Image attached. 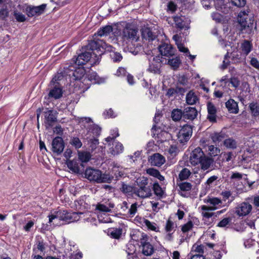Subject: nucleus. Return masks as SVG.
I'll return each mask as SVG.
<instances>
[{
    "mask_svg": "<svg viewBox=\"0 0 259 259\" xmlns=\"http://www.w3.org/2000/svg\"><path fill=\"white\" fill-rule=\"evenodd\" d=\"M180 190V194L183 197H187L188 193L190 192L192 188L191 183L187 182H181L178 184Z\"/></svg>",
    "mask_w": 259,
    "mask_h": 259,
    "instance_id": "obj_23",
    "label": "nucleus"
},
{
    "mask_svg": "<svg viewBox=\"0 0 259 259\" xmlns=\"http://www.w3.org/2000/svg\"><path fill=\"white\" fill-rule=\"evenodd\" d=\"M136 188L132 185L122 182L120 187V191L127 196H132L135 194Z\"/></svg>",
    "mask_w": 259,
    "mask_h": 259,
    "instance_id": "obj_26",
    "label": "nucleus"
},
{
    "mask_svg": "<svg viewBox=\"0 0 259 259\" xmlns=\"http://www.w3.org/2000/svg\"><path fill=\"white\" fill-rule=\"evenodd\" d=\"M232 221V218L230 217L225 218L222 220L218 224L220 227H225L230 225Z\"/></svg>",
    "mask_w": 259,
    "mask_h": 259,
    "instance_id": "obj_52",
    "label": "nucleus"
},
{
    "mask_svg": "<svg viewBox=\"0 0 259 259\" xmlns=\"http://www.w3.org/2000/svg\"><path fill=\"white\" fill-rule=\"evenodd\" d=\"M177 228V225L176 223L174 222L170 219L167 220L164 227L165 231L167 233V234L165 236V240L169 241L172 240V234L176 230Z\"/></svg>",
    "mask_w": 259,
    "mask_h": 259,
    "instance_id": "obj_12",
    "label": "nucleus"
},
{
    "mask_svg": "<svg viewBox=\"0 0 259 259\" xmlns=\"http://www.w3.org/2000/svg\"><path fill=\"white\" fill-rule=\"evenodd\" d=\"M137 203L132 204L128 209L127 214L131 217H133L137 211Z\"/></svg>",
    "mask_w": 259,
    "mask_h": 259,
    "instance_id": "obj_51",
    "label": "nucleus"
},
{
    "mask_svg": "<svg viewBox=\"0 0 259 259\" xmlns=\"http://www.w3.org/2000/svg\"><path fill=\"white\" fill-rule=\"evenodd\" d=\"M79 159L83 162L89 161L91 158V155L89 152H78Z\"/></svg>",
    "mask_w": 259,
    "mask_h": 259,
    "instance_id": "obj_47",
    "label": "nucleus"
},
{
    "mask_svg": "<svg viewBox=\"0 0 259 259\" xmlns=\"http://www.w3.org/2000/svg\"><path fill=\"white\" fill-rule=\"evenodd\" d=\"M224 146L228 149H235L237 148L236 141L232 138L225 139L224 141Z\"/></svg>",
    "mask_w": 259,
    "mask_h": 259,
    "instance_id": "obj_41",
    "label": "nucleus"
},
{
    "mask_svg": "<svg viewBox=\"0 0 259 259\" xmlns=\"http://www.w3.org/2000/svg\"><path fill=\"white\" fill-rule=\"evenodd\" d=\"M190 161L193 165L200 164L201 169L205 170L210 167L213 160L206 156L200 148L197 147L191 153Z\"/></svg>",
    "mask_w": 259,
    "mask_h": 259,
    "instance_id": "obj_1",
    "label": "nucleus"
},
{
    "mask_svg": "<svg viewBox=\"0 0 259 259\" xmlns=\"http://www.w3.org/2000/svg\"><path fill=\"white\" fill-rule=\"evenodd\" d=\"M90 81L92 83H100L102 82V79L99 77L96 72H93L88 75V76L84 79L83 81L85 79Z\"/></svg>",
    "mask_w": 259,
    "mask_h": 259,
    "instance_id": "obj_31",
    "label": "nucleus"
},
{
    "mask_svg": "<svg viewBox=\"0 0 259 259\" xmlns=\"http://www.w3.org/2000/svg\"><path fill=\"white\" fill-rule=\"evenodd\" d=\"M65 147V143L61 137H57L53 139L52 142V151L57 155L62 153Z\"/></svg>",
    "mask_w": 259,
    "mask_h": 259,
    "instance_id": "obj_10",
    "label": "nucleus"
},
{
    "mask_svg": "<svg viewBox=\"0 0 259 259\" xmlns=\"http://www.w3.org/2000/svg\"><path fill=\"white\" fill-rule=\"evenodd\" d=\"M149 161L152 165L160 166L164 163L165 160L164 156L159 153H155L150 156Z\"/></svg>",
    "mask_w": 259,
    "mask_h": 259,
    "instance_id": "obj_20",
    "label": "nucleus"
},
{
    "mask_svg": "<svg viewBox=\"0 0 259 259\" xmlns=\"http://www.w3.org/2000/svg\"><path fill=\"white\" fill-rule=\"evenodd\" d=\"M207 109L208 112L207 118L210 122H215L217 121V108L211 102H208Z\"/></svg>",
    "mask_w": 259,
    "mask_h": 259,
    "instance_id": "obj_21",
    "label": "nucleus"
},
{
    "mask_svg": "<svg viewBox=\"0 0 259 259\" xmlns=\"http://www.w3.org/2000/svg\"><path fill=\"white\" fill-rule=\"evenodd\" d=\"M70 144L75 149H79L81 147L82 144L78 137H72L70 139Z\"/></svg>",
    "mask_w": 259,
    "mask_h": 259,
    "instance_id": "obj_46",
    "label": "nucleus"
},
{
    "mask_svg": "<svg viewBox=\"0 0 259 259\" xmlns=\"http://www.w3.org/2000/svg\"><path fill=\"white\" fill-rule=\"evenodd\" d=\"M204 246L203 245L194 244L192 248L191 253L197 255H203Z\"/></svg>",
    "mask_w": 259,
    "mask_h": 259,
    "instance_id": "obj_37",
    "label": "nucleus"
},
{
    "mask_svg": "<svg viewBox=\"0 0 259 259\" xmlns=\"http://www.w3.org/2000/svg\"><path fill=\"white\" fill-rule=\"evenodd\" d=\"M160 65L151 63L149 65L148 70L150 72H152V73H153L155 74H159L160 73Z\"/></svg>",
    "mask_w": 259,
    "mask_h": 259,
    "instance_id": "obj_45",
    "label": "nucleus"
},
{
    "mask_svg": "<svg viewBox=\"0 0 259 259\" xmlns=\"http://www.w3.org/2000/svg\"><path fill=\"white\" fill-rule=\"evenodd\" d=\"M253 17V13L249 9L240 12L238 15V21L243 32L250 34L252 32L254 26Z\"/></svg>",
    "mask_w": 259,
    "mask_h": 259,
    "instance_id": "obj_2",
    "label": "nucleus"
},
{
    "mask_svg": "<svg viewBox=\"0 0 259 259\" xmlns=\"http://www.w3.org/2000/svg\"><path fill=\"white\" fill-rule=\"evenodd\" d=\"M147 174L154 178L158 179L160 181H163L165 180L164 177L160 174L159 171L153 168H149L146 170Z\"/></svg>",
    "mask_w": 259,
    "mask_h": 259,
    "instance_id": "obj_33",
    "label": "nucleus"
},
{
    "mask_svg": "<svg viewBox=\"0 0 259 259\" xmlns=\"http://www.w3.org/2000/svg\"><path fill=\"white\" fill-rule=\"evenodd\" d=\"M114 145V147L111 151L112 154L114 155H117L118 154L122 153L123 151L124 147L121 143L115 141Z\"/></svg>",
    "mask_w": 259,
    "mask_h": 259,
    "instance_id": "obj_40",
    "label": "nucleus"
},
{
    "mask_svg": "<svg viewBox=\"0 0 259 259\" xmlns=\"http://www.w3.org/2000/svg\"><path fill=\"white\" fill-rule=\"evenodd\" d=\"M14 15L18 22H24L26 20L25 15L20 12L15 11L14 13Z\"/></svg>",
    "mask_w": 259,
    "mask_h": 259,
    "instance_id": "obj_57",
    "label": "nucleus"
},
{
    "mask_svg": "<svg viewBox=\"0 0 259 259\" xmlns=\"http://www.w3.org/2000/svg\"><path fill=\"white\" fill-rule=\"evenodd\" d=\"M177 9V5L173 2H169L167 4V10L170 11L171 13L175 12Z\"/></svg>",
    "mask_w": 259,
    "mask_h": 259,
    "instance_id": "obj_64",
    "label": "nucleus"
},
{
    "mask_svg": "<svg viewBox=\"0 0 259 259\" xmlns=\"http://www.w3.org/2000/svg\"><path fill=\"white\" fill-rule=\"evenodd\" d=\"M122 233V229L120 228H112L108 230V233L110 236L114 239H118L120 237Z\"/></svg>",
    "mask_w": 259,
    "mask_h": 259,
    "instance_id": "obj_36",
    "label": "nucleus"
},
{
    "mask_svg": "<svg viewBox=\"0 0 259 259\" xmlns=\"http://www.w3.org/2000/svg\"><path fill=\"white\" fill-rule=\"evenodd\" d=\"M45 123L47 128L51 127L57 121V113L52 110L45 112Z\"/></svg>",
    "mask_w": 259,
    "mask_h": 259,
    "instance_id": "obj_19",
    "label": "nucleus"
},
{
    "mask_svg": "<svg viewBox=\"0 0 259 259\" xmlns=\"http://www.w3.org/2000/svg\"><path fill=\"white\" fill-rule=\"evenodd\" d=\"M90 131H91L96 136H98L100 134L101 128L98 125L93 124L90 128Z\"/></svg>",
    "mask_w": 259,
    "mask_h": 259,
    "instance_id": "obj_60",
    "label": "nucleus"
},
{
    "mask_svg": "<svg viewBox=\"0 0 259 259\" xmlns=\"http://www.w3.org/2000/svg\"><path fill=\"white\" fill-rule=\"evenodd\" d=\"M148 236L146 235H143L140 240V243L142 247V253L147 256L151 255L154 252L153 246L148 242Z\"/></svg>",
    "mask_w": 259,
    "mask_h": 259,
    "instance_id": "obj_13",
    "label": "nucleus"
},
{
    "mask_svg": "<svg viewBox=\"0 0 259 259\" xmlns=\"http://www.w3.org/2000/svg\"><path fill=\"white\" fill-rule=\"evenodd\" d=\"M226 107L230 113L237 114L239 112L238 102L233 99H230L225 103Z\"/></svg>",
    "mask_w": 259,
    "mask_h": 259,
    "instance_id": "obj_24",
    "label": "nucleus"
},
{
    "mask_svg": "<svg viewBox=\"0 0 259 259\" xmlns=\"http://www.w3.org/2000/svg\"><path fill=\"white\" fill-rule=\"evenodd\" d=\"M112 31L113 28L111 26L106 25L99 29L97 33L100 36H107Z\"/></svg>",
    "mask_w": 259,
    "mask_h": 259,
    "instance_id": "obj_35",
    "label": "nucleus"
},
{
    "mask_svg": "<svg viewBox=\"0 0 259 259\" xmlns=\"http://www.w3.org/2000/svg\"><path fill=\"white\" fill-rule=\"evenodd\" d=\"M94 59V55L92 53L85 52L78 55L75 63L78 66H82L88 62L90 61L92 66L96 64H94V62L95 61Z\"/></svg>",
    "mask_w": 259,
    "mask_h": 259,
    "instance_id": "obj_8",
    "label": "nucleus"
},
{
    "mask_svg": "<svg viewBox=\"0 0 259 259\" xmlns=\"http://www.w3.org/2000/svg\"><path fill=\"white\" fill-rule=\"evenodd\" d=\"M63 77V76L62 74L57 73L52 78V80L51 81V82L50 83L49 86L52 87L53 85V84L59 83V82L58 81L59 80H61L62 79Z\"/></svg>",
    "mask_w": 259,
    "mask_h": 259,
    "instance_id": "obj_53",
    "label": "nucleus"
},
{
    "mask_svg": "<svg viewBox=\"0 0 259 259\" xmlns=\"http://www.w3.org/2000/svg\"><path fill=\"white\" fill-rule=\"evenodd\" d=\"M143 224L146 226L148 230L153 231L155 232H159V227L157 224L154 222H151L147 219H144L143 222Z\"/></svg>",
    "mask_w": 259,
    "mask_h": 259,
    "instance_id": "obj_38",
    "label": "nucleus"
},
{
    "mask_svg": "<svg viewBox=\"0 0 259 259\" xmlns=\"http://www.w3.org/2000/svg\"><path fill=\"white\" fill-rule=\"evenodd\" d=\"M211 139L215 144H218L225 138V134L223 133H215L210 136Z\"/></svg>",
    "mask_w": 259,
    "mask_h": 259,
    "instance_id": "obj_39",
    "label": "nucleus"
},
{
    "mask_svg": "<svg viewBox=\"0 0 259 259\" xmlns=\"http://www.w3.org/2000/svg\"><path fill=\"white\" fill-rule=\"evenodd\" d=\"M138 29L131 24H126L119 35L122 45L125 46L130 40H137Z\"/></svg>",
    "mask_w": 259,
    "mask_h": 259,
    "instance_id": "obj_5",
    "label": "nucleus"
},
{
    "mask_svg": "<svg viewBox=\"0 0 259 259\" xmlns=\"http://www.w3.org/2000/svg\"><path fill=\"white\" fill-rule=\"evenodd\" d=\"M126 70L125 68L119 67L117 70L115 75L119 77L124 76L126 74Z\"/></svg>",
    "mask_w": 259,
    "mask_h": 259,
    "instance_id": "obj_63",
    "label": "nucleus"
},
{
    "mask_svg": "<svg viewBox=\"0 0 259 259\" xmlns=\"http://www.w3.org/2000/svg\"><path fill=\"white\" fill-rule=\"evenodd\" d=\"M141 35L143 39L149 41H152L156 37V35L152 31L151 29L147 27H144L142 28Z\"/></svg>",
    "mask_w": 259,
    "mask_h": 259,
    "instance_id": "obj_27",
    "label": "nucleus"
},
{
    "mask_svg": "<svg viewBox=\"0 0 259 259\" xmlns=\"http://www.w3.org/2000/svg\"><path fill=\"white\" fill-rule=\"evenodd\" d=\"M203 201L209 205H202L201 206V210H215L222 207L224 205L222 200L217 197L208 196L203 200Z\"/></svg>",
    "mask_w": 259,
    "mask_h": 259,
    "instance_id": "obj_7",
    "label": "nucleus"
},
{
    "mask_svg": "<svg viewBox=\"0 0 259 259\" xmlns=\"http://www.w3.org/2000/svg\"><path fill=\"white\" fill-rule=\"evenodd\" d=\"M233 5L237 7H243L246 4V0H230Z\"/></svg>",
    "mask_w": 259,
    "mask_h": 259,
    "instance_id": "obj_59",
    "label": "nucleus"
},
{
    "mask_svg": "<svg viewBox=\"0 0 259 259\" xmlns=\"http://www.w3.org/2000/svg\"><path fill=\"white\" fill-rule=\"evenodd\" d=\"M191 174L190 170L187 168H183L179 174V179L181 181L187 180Z\"/></svg>",
    "mask_w": 259,
    "mask_h": 259,
    "instance_id": "obj_42",
    "label": "nucleus"
},
{
    "mask_svg": "<svg viewBox=\"0 0 259 259\" xmlns=\"http://www.w3.org/2000/svg\"><path fill=\"white\" fill-rule=\"evenodd\" d=\"M242 56H243L242 53L238 51H233L231 53L232 60L234 62H239L241 59Z\"/></svg>",
    "mask_w": 259,
    "mask_h": 259,
    "instance_id": "obj_48",
    "label": "nucleus"
},
{
    "mask_svg": "<svg viewBox=\"0 0 259 259\" xmlns=\"http://www.w3.org/2000/svg\"><path fill=\"white\" fill-rule=\"evenodd\" d=\"M193 227V224L192 221H189L186 224H184L182 227V231L184 233H186L190 231L192 229Z\"/></svg>",
    "mask_w": 259,
    "mask_h": 259,
    "instance_id": "obj_58",
    "label": "nucleus"
},
{
    "mask_svg": "<svg viewBox=\"0 0 259 259\" xmlns=\"http://www.w3.org/2000/svg\"><path fill=\"white\" fill-rule=\"evenodd\" d=\"M249 108L252 114L254 116L259 115V105L252 103L249 104Z\"/></svg>",
    "mask_w": 259,
    "mask_h": 259,
    "instance_id": "obj_49",
    "label": "nucleus"
},
{
    "mask_svg": "<svg viewBox=\"0 0 259 259\" xmlns=\"http://www.w3.org/2000/svg\"><path fill=\"white\" fill-rule=\"evenodd\" d=\"M172 19L174 23L172 22L171 20H170V18H167L166 21L168 23L171 25H173L174 24L175 25V27L182 30L186 27V23L185 21V18L182 16H174L172 17Z\"/></svg>",
    "mask_w": 259,
    "mask_h": 259,
    "instance_id": "obj_18",
    "label": "nucleus"
},
{
    "mask_svg": "<svg viewBox=\"0 0 259 259\" xmlns=\"http://www.w3.org/2000/svg\"><path fill=\"white\" fill-rule=\"evenodd\" d=\"M181 64V60L179 56L170 58H168L167 64L169 65L173 69H177L180 64Z\"/></svg>",
    "mask_w": 259,
    "mask_h": 259,
    "instance_id": "obj_30",
    "label": "nucleus"
},
{
    "mask_svg": "<svg viewBox=\"0 0 259 259\" xmlns=\"http://www.w3.org/2000/svg\"><path fill=\"white\" fill-rule=\"evenodd\" d=\"M198 114L197 110L194 107H187L185 108L183 112V116L185 119L191 120L195 119Z\"/></svg>",
    "mask_w": 259,
    "mask_h": 259,
    "instance_id": "obj_22",
    "label": "nucleus"
},
{
    "mask_svg": "<svg viewBox=\"0 0 259 259\" xmlns=\"http://www.w3.org/2000/svg\"><path fill=\"white\" fill-rule=\"evenodd\" d=\"M105 118H114L116 116L113 110L110 108L103 113Z\"/></svg>",
    "mask_w": 259,
    "mask_h": 259,
    "instance_id": "obj_62",
    "label": "nucleus"
},
{
    "mask_svg": "<svg viewBox=\"0 0 259 259\" xmlns=\"http://www.w3.org/2000/svg\"><path fill=\"white\" fill-rule=\"evenodd\" d=\"M49 223L50 224L56 219L69 223L78 220V213L76 212H68L66 210H59L56 211L55 214L49 215Z\"/></svg>",
    "mask_w": 259,
    "mask_h": 259,
    "instance_id": "obj_6",
    "label": "nucleus"
},
{
    "mask_svg": "<svg viewBox=\"0 0 259 259\" xmlns=\"http://www.w3.org/2000/svg\"><path fill=\"white\" fill-rule=\"evenodd\" d=\"M110 56L114 62H120L122 59L121 55L117 52L112 53L110 54Z\"/></svg>",
    "mask_w": 259,
    "mask_h": 259,
    "instance_id": "obj_55",
    "label": "nucleus"
},
{
    "mask_svg": "<svg viewBox=\"0 0 259 259\" xmlns=\"http://www.w3.org/2000/svg\"><path fill=\"white\" fill-rule=\"evenodd\" d=\"M114 206V203L108 201L105 202V203H98L96 205V209L101 212H108L111 211V209Z\"/></svg>",
    "mask_w": 259,
    "mask_h": 259,
    "instance_id": "obj_25",
    "label": "nucleus"
},
{
    "mask_svg": "<svg viewBox=\"0 0 259 259\" xmlns=\"http://www.w3.org/2000/svg\"><path fill=\"white\" fill-rule=\"evenodd\" d=\"M183 116V112L181 110L174 109L171 113V118L175 121L179 120Z\"/></svg>",
    "mask_w": 259,
    "mask_h": 259,
    "instance_id": "obj_50",
    "label": "nucleus"
},
{
    "mask_svg": "<svg viewBox=\"0 0 259 259\" xmlns=\"http://www.w3.org/2000/svg\"><path fill=\"white\" fill-rule=\"evenodd\" d=\"M240 49L243 56L245 57L252 51V44L249 40H244L241 44Z\"/></svg>",
    "mask_w": 259,
    "mask_h": 259,
    "instance_id": "obj_28",
    "label": "nucleus"
},
{
    "mask_svg": "<svg viewBox=\"0 0 259 259\" xmlns=\"http://www.w3.org/2000/svg\"><path fill=\"white\" fill-rule=\"evenodd\" d=\"M67 166L72 172L75 173L79 172V167L76 161L73 160L68 161Z\"/></svg>",
    "mask_w": 259,
    "mask_h": 259,
    "instance_id": "obj_43",
    "label": "nucleus"
},
{
    "mask_svg": "<svg viewBox=\"0 0 259 259\" xmlns=\"http://www.w3.org/2000/svg\"><path fill=\"white\" fill-rule=\"evenodd\" d=\"M153 190L154 194L159 197H162L163 194V191L157 182H155L153 185Z\"/></svg>",
    "mask_w": 259,
    "mask_h": 259,
    "instance_id": "obj_44",
    "label": "nucleus"
},
{
    "mask_svg": "<svg viewBox=\"0 0 259 259\" xmlns=\"http://www.w3.org/2000/svg\"><path fill=\"white\" fill-rule=\"evenodd\" d=\"M85 74V70L82 66L76 68L73 72L75 80H80Z\"/></svg>",
    "mask_w": 259,
    "mask_h": 259,
    "instance_id": "obj_34",
    "label": "nucleus"
},
{
    "mask_svg": "<svg viewBox=\"0 0 259 259\" xmlns=\"http://www.w3.org/2000/svg\"><path fill=\"white\" fill-rule=\"evenodd\" d=\"M112 132H115V135H114L113 134H111V136H109L107 138L105 139V141L107 142H112L113 141H114L115 139L119 136V133L118 130L117 128L113 129L112 130Z\"/></svg>",
    "mask_w": 259,
    "mask_h": 259,
    "instance_id": "obj_54",
    "label": "nucleus"
},
{
    "mask_svg": "<svg viewBox=\"0 0 259 259\" xmlns=\"http://www.w3.org/2000/svg\"><path fill=\"white\" fill-rule=\"evenodd\" d=\"M160 54L167 58L172 57L175 54V49L170 44L163 43L158 47Z\"/></svg>",
    "mask_w": 259,
    "mask_h": 259,
    "instance_id": "obj_14",
    "label": "nucleus"
},
{
    "mask_svg": "<svg viewBox=\"0 0 259 259\" xmlns=\"http://www.w3.org/2000/svg\"><path fill=\"white\" fill-rule=\"evenodd\" d=\"M186 100L188 104L194 105L198 102L199 98L193 91H190L186 95Z\"/></svg>",
    "mask_w": 259,
    "mask_h": 259,
    "instance_id": "obj_29",
    "label": "nucleus"
},
{
    "mask_svg": "<svg viewBox=\"0 0 259 259\" xmlns=\"http://www.w3.org/2000/svg\"><path fill=\"white\" fill-rule=\"evenodd\" d=\"M50 87V91L48 94L49 98H52L55 100L59 99L62 97L63 90L59 83L53 84Z\"/></svg>",
    "mask_w": 259,
    "mask_h": 259,
    "instance_id": "obj_15",
    "label": "nucleus"
},
{
    "mask_svg": "<svg viewBox=\"0 0 259 259\" xmlns=\"http://www.w3.org/2000/svg\"><path fill=\"white\" fill-rule=\"evenodd\" d=\"M202 210V215L203 217V221H204V223L205 224L209 225L212 221V217L214 214V213L210 212V211H212L211 210Z\"/></svg>",
    "mask_w": 259,
    "mask_h": 259,
    "instance_id": "obj_32",
    "label": "nucleus"
},
{
    "mask_svg": "<svg viewBox=\"0 0 259 259\" xmlns=\"http://www.w3.org/2000/svg\"><path fill=\"white\" fill-rule=\"evenodd\" d=\"M84 175L90 181L98 183H110L112 180L109 175L102 174L101 170L92 168H87L85 170Z\"/></svg>",
    "mask_w": 259,
    "mask_h": 259,
    "instance_id": "obj_3",
    "label": "nucleus"
},
{
    "mask_svg": "<svg viewBox=\"0 0 259 259\" xmlns=\"http://www.w3.org/2000/svg\"><path fill=\"white\" fill-rule=\"evenodd\" d=\"M46 7L45 4L38 6H28L26 9V14L29 17L40 15L44 12Z\"/></svg>",
    "mask_w": 259,
    "mask_h": 259,
    "instance_id": "obj_17",
    "label": "nucleus"
},
{
    "mask_svg": "<svg viewBox=\"0 0 259 259\" xmlns=\"http://www.w3.org/2000/svg\"><path fill=\"white\" fill-rule=\"evenodd\" d=\"M252 209V205L248 202H242L235 209V213L239 217H245L250 213Z\"/></svg>",
    "mask_w": 259,
    "mask_h": 259,
    "instance_id": "obj_11",
    "label": "nucleus"
},
{
    "mask_svg": "<svg viewBox=\"0 0 259 259\" xmlns=\"http://www.w3.org/2000/svg\"><path fill=\"white\" fill-rule=\"evenodd\" d=\"M192 134V128L190 125H185L178 133V140L181 143H184L188 141Z\"/></svg>",
    "mask_w": 259,
    "mask_h": 259,
    "instance_id": "obj_9",
    "label": "nucleus"
},
{
    "mask_svg": "<svg viewBox=\"0 0 259 259\" xmlns=\"http://www.w3.org/2000/svg\"><path fill=\"white\" fill-rule=\"evenodd\" d=\"M105 45V43L100 39L92 40L89 42L87 48L88 50L92 51V53L94 55V64L99 63L100 62L101 55L104 52Z\"/></svg>",
    "mask_w": 259,
    "mask_h": 259,
    "instance_id": "obj_4",
    "label": "nucleus"
},
{
    "mask_svg": "<svg viewBox=\"0 0 259 259\" xmlns=\"http://www.w3.org/2000/svg\"><path fill=\"white\" fill-rule=\"evenodd\" d=\"M127 249L126 250L128 255H131L136 252V249L135 246L132 243H128L127 245Z\"/></svg>",
    "mask_w": 259,
    "mask_h": 259,
    "instance_id": "obj_61",
    "label": "nucleus"
},
{
    "mask_svg": "<svg viewBox=\"0 0 259 259\" xmlns=\"http://www.w3.org/2000/svg\"><path fill=\"white\" fill-rule=\"evenodd\" d=\"M168 154H169V157H174L176 156L178 153V149L176 146H171L168 150Z\"/></svg>",
    "mask_w": 259,
    "mask_h": 259,
    "instance_id": "obj_56",
    "label": "nucleus"
},
{
    "mask_svg": "<svg viewBox=\"0 0 259 259\" xmlns=\"http://www.w3.org/2000/svg\"><path fill=\"white\" fill-rule=\"evenodd\" d=\"M135 194L141 198H149L152 195L151 186H143L136 188Z\"/></svg>",
    "mask_w": 259,
    "mask_h": 259,
    "instance_id": "obj_16",
    "label": "nucleus"
}]
</instances>
